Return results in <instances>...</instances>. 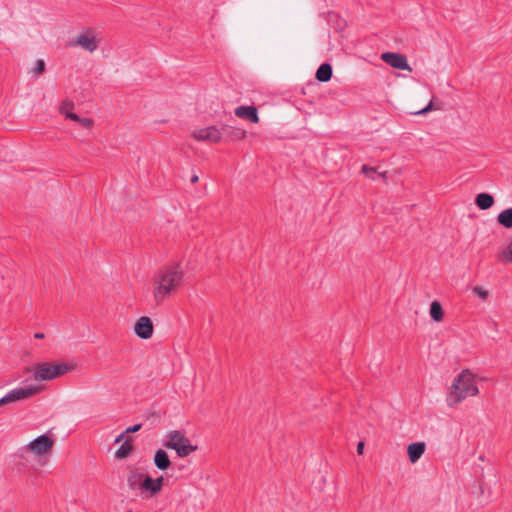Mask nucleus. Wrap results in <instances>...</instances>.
<instances>
[{
  "label": "nucleus",
  "instance_id": "1",
  "mask_svg": "<svg viewBox=\"0 0 512 512\" xmlns=\"http://www.w3.org/2000/svg\"><path fill=\"white\" fill-rule=\"evenodd\" d=\"M479 394L475 376L469 370H463L454 379L446 396V403L454 408L469 397Z\"/></svg>",
  "mask_w": 512,
  "mask_h": 512
},
{
  "label": "nucleus",
  "instance_id": "2",
  "mask_svg": "<svg viewBox=\"0 0 512 512\" xmlns=\"http://www.w3.org/2000/svg\"><path fill=\"white\" fill-rule=\"evenodd\" d=\"M76 365L65 362H39L28 368L36 382H47L72 372Z\"/></svg>",
  "mask_w": 512,
  "mask_h": 512
},
{
  "label": "nucleus",
  "instance_id": "3",
  "mask_svg": "<svg viewBox=\"0 0 512 512\" xmlns=\"http://www.w3.org/2000/svg\"><path fill=\"white\" fill-rule=\"evenodd\" d=\"M163 446L167 449L175 450L180 458L187 457L198 449L197 445H193L185 433L180 430L167 432Z\"/></svg>",
  "mask_w": 512,
  "mask_h": 512
},
{
  "label": "nucleus",
  "instance_id": "4",
  "mask_svg": "<svg viewBox=\"0 0 512 512\" xmlns=\"http://www.w3.org/2000/svg\"><path fill=\"white\" fill-rule=\"evenodd\" d=\"M101 43V33L94 28H84L70 42L71 47H80L88 53H94Z\"/></svg>",
  "mask_w": 512,
  "mask_h": 512
},
{
  "label": "nucleus",
  "instance_id": "5",
  "mask_svg": "<svg viewBox=\"0 0 512 512\" xmlns=\"http://www.w3.org/2000/svg\"><path fill=\"white\" fill-rule=\"evenodd\" d=\"M42 389H43L42 386H39L36 384H30L25 387H16V388L10 390L2 398H0V407L4 406L6 404H10V403H14L17 401H22V400L32 398L35 395L39 394L42 391Z\"/></svg>",
  "mask_w": 512,
  "mask_h": 512
},
{
  "label": "nucleus",
  "instance_id": "6",
  "mask_svg": "<svg viewBox=\"0 0 512 512\" xmlns=\"http://www.w3.org/2000/svg\"><path fill=\"white\" fill-rule=\"evenodd\" d=\"M157 288H175L176 286L184 285V275L179 266H171L160 270L157 277Z\"/></svg>",
  "mask_w": 512,
  "mask_h": 512
},
{
  "label": "nucleus",
  "instance_id": "7",
  "mask_svg": "<svg viewBox=\"0 0 512 512\" xmlns=\"http://www.w3.org/2000/svg\"><path fill=\"white\" fill-rule=\"evenodd\" d=\"M225 127L208 126L197 128L192 131V137L196 141H206L209 143H218L222 140Z\"/></svg>",
  "mask_w": 512,
  "mask_h": 512
},
{
  "label": "nucleus",
  "instance_id": "8",
  "mask_svg": "<svg viewBox=\"0 0 512 512\" xmlns=\"http://www.w3.org/2000/svg\"><path fill=\"white\" fill-rule=\"evenodd\" d=\"M164 484V477L159 476L157 478H152L149 475H146L145 480L142 482V490L139 493V496L142 499H150L156 496L161 492Z\"/></svg>",
  "mask_w": 512,
  "mask_h": 512
},
{
  "label": "nucleus",
  "instance_id": "9",
  "mask_svg": "<svg viewBox=\"0 0 512 512\" xmlns=\"http://www.w3.org/2000/svg\"><path fill=\"white\" fill-rule=\"evenodd\" d=\"M54 445V441L47 435L38 436L36 439L31 441L27 448L35 455L42 456L49 454Z\"/></svg>",
  "mask_w": 512,
  "mask_h": 512
},
{
  "label": "nucleus",
  "instance_id": "10",
  "mask_svg": "<svg viewBox=\"0 0 512 512\" xmlns=\"http://www.w3.org/2000/svg\"><path fill=\"white\" fill-rule=\"evenodd\" d=\"M381 59L386 64L390 65L395 69L406 70L409 72L412 71L411 66L408 64L406 56L402 54L394 52H385L381 55Z\"/></svg>",
  "mask_w": 512,
  "mask_h": 512
},
{
  "label": "nucleus",
  "instance_id": "11",
  "mask_svg": "<svg viewBox=\"0 0 512 512\" xmlns=\"http://www.w3.org/2000/svg\"><path fill=\"white\" fill-rule=\"evenodd\" d=\"M153 323L147 316L140 317L134 326L135 334L141 339H149L153 335Z\"/></svg>",
  "mask_w": 512,
  "mask_h": 512
},
{
  "label": "nucleus",
  "instance_id": "12",
  "mask_svg": "<svg viewBox=\"0 0 512 512\" xmlns=\"http://www.w3.org/2000/svg\"><path fill=\"white\" fill-rule=\"evenodd\" d=\"M145 301L151 306L162 305L169 297L171 290H145Z\"/></svg>",
  "mask_w": 512,
  "mask_h": 512
},
{
  "label": "nucleus",
  "instance_id": "13",
  "mask_svg": "<svg viewBox=\"0 0 512 512\" xmlns=\"http://www.w3.org/2000/svg\"><path fill=\"white\" fill-rule=\"evenodd\" d=\"M235 115L239 118L246 119L251 123H258L259 116L254 106H239L235 109Z\"/></svg>",
  "mask_w": 512,
  "mask_h": 512
},
{
  "label": "nucleus",
  "instance_id": "14",
  "mask_svg": "<svg viewBox=\"0 0 512 512\" xmlns=\"http://www.w3.org/2000/svg\"><path fill=\"white\" fill-rule=\"evenodd\" d=\"M426 444L424 442L411 443L407 447V454L411 463H416L424 454Z\"/></svg>",
  "mask_w": 512,
  "mask_h": 512
},
{
  "label": "nucleus",
  "instance_id": "15",
  "mask_svg": "<svg viewBox=\"0 0 512 512\" xmlns=\"http://www.w3.org/2000/svg\"><path fill=\"white\" fill-rule=\"evenodd\" d=\"M146 474L132 471L127 477V485L131 491L141 492L142 482L145 480Z\"/></svg>",
  "mask_w": 512,
  "mask_h": 512
},
{
  "label": "nucleus",
  "instance_id": "16",
  "mask_svg": "<svg viewBox=\"0 0 512 512\" xmlns=\"http://www.w3.org/2000/svg\"><path fill=\"white\" fill-rule=\"evenodd\" d=\"M153 462H154V465L159 470H162V471L167 470L171 465L169 456H168L167 452L163 449H159L155 452L154 457H153Z\"/></svg>",
  "mask_w": 512,
  "mask_h": 512
},
{
  "label": "nucleus",
  "instance_id": "17",
  "mask_svg": "<svg viewBox=\"0 0 512 512\" xmlns=\"http://www.w3.org/2000/svg\"><path fill=\"white\" fill-rule=\"evenodd\" d=\"M494 203V197L488 193H479L475 198V204L481 210H487L491 208Z\"/></svg>",
  "mask_w": 512,
  "mask_h": 512
},
{
  "label": "nucleus",
  "instance_id": "18",
  "mask_svg": "<svg viewBox=\"0 0 512 512\" xmlns=\"http://www.w3.org/2000/svg\"><path fill=\"white\" fill-rule=\"evenodd\" d=\"M133 450L131 439H126L121 443L119 448L115 451V459L121 460L127 458Z\"/></svg>",
  "mask_w": 512,
  "mask_h": 512
},
{
  "label": "nucleus",
  "instance_id": "19",
  "mask_svg": "<svg viewBox=\"0 0 512 512\" xmlns=\"http://www.w3.org/2000/svg\"><path fill=\"white\" fill-rule=\"evenodd\" d=\"M332 77V66L328 63H323L317 69L316 79L320 82H327Z\"/></svg>",
  "mask_w": 512,
  "mask_h": 512
},
{
  "label": "nucleus",
  "instance_id": "20",
  "mask_svg": "<svg viewBox=\"0 0 512 512\" xmlns=\"http://www.w3.org/2000/svg\"><path fill=\"white\" fill-rule=\"evenodd\" d=\"M429 314H430V317L436 322H440L443 320L444 313H443L442 305L439 301H433L431 303Z\"/></svg>",
  "mask_w": 512,
  "mask_h": 512
},
{
  "label": "nucleus",
  "instance_id": "21",
  "mask_svg": "<svg viewBox=\"0 0 512 512\" xmlns=\"http://www.w3.org/2000/svg\"><path fill=\"white\" fill-rule=\"evenodd\" d=\"M497 221L505 228H512V208H508L500 212Z\"/></svg>",
  "mask_w": 512,
  "mask_h": 512
},
{
  "label": "nucleus",
  "instance_id": "22",
  "mask_svg": "<svg viewBox=\"0 0 512 512\" xmlns=\"http://www.w3.org/2000/svg\"><path fill=\"white\" fill-rule=\"evenodd\" d=\"M73 109L74 103L70 100H64L59 107V112L67 118V113H71Z\"/></svg>",
  "mask_w": 512,
  "mask_h": 512
},
{
  "label": "nucleus",
  "instance_id": "23",
  "mask_svg": "<svg viewBox=\"0 0 512 512\" xmlns=\"http://www.w3.org/2000/svg\"><path fill=\"white\" fill-rule=\"evenodd\" d=\"M45 62L44 60H37L36 61V65L34 67V69L32 70V73L34 74V76L38 77L40 76L44 71H45Z\"/></svg>",
  "mask_w": 512,
  "mask_h": 512
},
{
  "label": "nucleus",
  "instance_id": "24",
  "mask_svg": "<svg viewBox=\"0 0 512 512\" xmlns=\"http://www.w3.org/2000/svg\"><path fill=\"white\" fill-rule=\"evenodd\" d=\"M436 109H438V108L434 106V102L431 100L426 107H424V108H422V109H420L418 111L413 112V114H415V115H424V114H426V113H428L430 111L436 110Z\"/></svg>",
  "mask_w": 512,
  "mask_h": 512
},
{
  "label": "nucleus",
  "instance_id": "25",
  "mask_svg": "<svg viewBox=\"0 0 512 512\" xmlns=\"http://www.w3.org/2000/svg\"><path fill=\"white\" fill-rule=\"evenodd\" d=\"M376 168L374 167H370V166H367V165H363L362 166V173L365 174L367 177H370L372 178L373 180L375 179L372 174L376 173Z\"/></svg>",
  "mask_w": 512,
  "mask_h": 512
},
{
  "label": "nucleus",
  "instance_id": "26",
  "mask_svg": "<svg viewBox=\"0 0 512 512\" xmlns=\"http://www.w3.org/2000/svg\"><path fill=\"white\" fill-rule=\"evenodd\" d=\"M79 124L87 129H91L94 126V121L91 118H80Z\"/></svg>",
  "mask_w": 512,
  "mask_h": 512
},
{
  "label": "nucleus",
  "instance_id": "27",
  "mask_svg": "<svg viewBox=\"0 0 512 512\" xmlns=\"http://www.w3.org/2000/svg\"><path fill=\"white\" fill-rule=\"evenodd\" d=\"M503 256L506 260L512 263V239L507 248L503 251Z\"/></svg>",
  "mask_w": 512,
  "mask_h": 512
},
{
  "label": "nucleus",
  "instance_id": "28",
  "mask_svg": "<svg viewBox=\"0 0 512 512\" xmlns=\"http://www.w3.org/2000/svg\"><path fill=\"white\" fill-rule=\"evenodd\" d=\"M476 296L481 299L485 300L488 297V290H474Z\"/></svg>",
  "mask_w": 512,
  "mask_h": 512
},
{
  "label": "nucleus",
  "instance_id": "29",
  "mask_svg": "<svg viewBox=\"0 0 512 512\" xmlns=\"http://www.w3.org/2000/svg\"><path fill=\"white\" fill-rule=\"evenodd\" d=\"M142 425L141 424H135L131 427H128L126 430H125V433L128 434V433H135L137 431H139L141 429Z\"/></svg>",
  "mask_w": 512,
  "mask_h": 512
},
{
  "label": "nucleus",
  "instance_id": "30",
  "mask_svg": "<svg viewBox=\"0 0 512 512\" xmlns=\"http://www.w3.org/2000/svg\"><path fill=\"white\" fill-rule=\"evenodd\" d=\"M246 135V132L245 131H242V130H237L235 133H234V138L235 139H243Z\"/></svg>",
  "mask_w": 512,
  "mask_h": 512
},
{
  "label": "nucleus",
  "instance_id": "31",
  "mask_svg": "<svg viewBox=\"0 0 512 512\" xmlns=\"http://www.w3.org/2000/svg\"><path fill=\"white\" fill-rule=\"evenodd\" d=\"M67 118L71 119L73 121H76L78 123H79V120H80V117L77 114L73 113V112L67 113Z\"/></svg>",
  "mask_w": 512,
  "mask_h": 512
},
{
  "label": "nucleus",
  "instance_id": "32",
  "mask_svg": "<svg viewBox=\"0 0 512 512\" xmlns=\"http://www.w3.org/2000/svg\"><path fill=\"white\" fill-rule=\"evenodd\" d=\"M125 435H126L125 431H124V432H122L120 435H118V436L116 437V439H115V441H114V442H115V443H120V442H122V441H123V439H124V437H125Z\"/></svg>",
  "mask_w": 512,
  "mask_h": 512
},
{
  "label": "nucleus",
  "instance_id": "33",
  "mask_svg": "<svg viewBox=\"0 0 512 512\" xmlns=\"http://www.w3.org/2000/svg\"><path fill=\"white\" fill-rule=\"evenodd\" d=\"M363 451H364V443L363 442H359L358 445H357V453L358 454H363Z\"/></svg>",
  "mask_w": 512,
  "mask_h": 512
},
{
  "label": "nucleus",
  "instance_id": "34",
  "mask_svg": "<svg viewBox=\"0 0 512 512\" xmlns=\"http://www.w3.org/2000/svg\"><path fill=\"white\" fill-rule=\"evenodd\" d=\"M379 176L383 179L385 183H387V171L379 173Z\"/></svg>",
  "mask_w": 512,
  "mask_h": 512
},
{
  "label": "nucleus",
  "instance_id": "35",
  "mask_svg": "<svg viewBox=\"0 0 512 512\" xmlns=\"http://www.w3.org/2000/svg\"><path fill=\"white\" fill-rule=\"evenodd\" d=\"M34 337H35L36 339H43V338H44V334H43V333L38 332V333H35V334H34Z\"/></svg>",
  "mask_w": 512,
  "mask_h": 512
},
{
  "label": "nucleus",
  "instance_id": "36",
  "mask_svg": "<svg viewBox=\"0 0 512 512\" xmlns=\"http://www.w3.org/2000/svg\"><path fill=\"white\" fill-rule=\"evenodd\" d=\"M198 180H199V177H198L197 175H193V176L191 177V180H190V181H191V183H196V182H198Z\"/></svg>",
  "mask_w": 512,
  "mask_h": 512
},
{
  "label": "nucleus",
  "instance_id": "37",
  "mask_svg": "<svg viewBox=\"0 0 512 512\" xmlns=\"http://www.w3.org/2000/svg\"><path fill=\"white\" fill-rule=\"evenodd\" d=\"M126 512H133V511L129 510V511H126Z\"/></svg>",
  "mask_w": 512,
  "mask_h": 512
}]
</instances>
